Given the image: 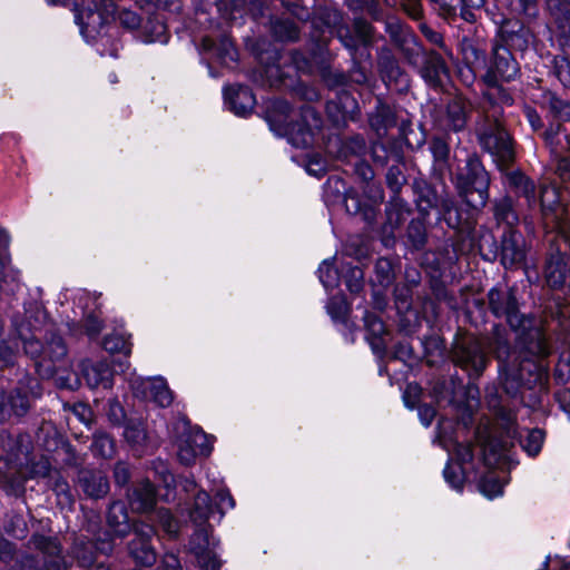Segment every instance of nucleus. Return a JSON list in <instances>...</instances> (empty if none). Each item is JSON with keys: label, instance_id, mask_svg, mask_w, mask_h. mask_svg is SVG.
Wrapping results in <instances>:
<instances>
[{"label": "nucleus", "instance_id": "obj_50", "mask_svg": "<svg viewBox=\"0 0 570 570\" xmlns=\"http://www.w3.org/2000/svg\"><path fill=\"white\" fill-rule=\"evenodd\" d=\"M142 384L148 391L145 396L151 399L159 406L167 407L173 403V393L164 380L157 379Z\"/></svg>", "mask_w": 570, "mask_h": 570}, {"label": "nucleus", "instance_id": "obj_23", "mask_svg": "<svg viewBox=\"0 0 570 570\" xmlns=\"http://www.w3.org/2000/svg\"><path fill=\"white\" fill-rule=\"evenodd\" d=\"M420 76L430 88L439 90L450 80V69L444 58L431 49L423 52Z\"/></svg>", "mask_w": 570, "mask_h": 570}, {"label": "nucleus", "instance_id": "obj_48", "mask_svg": "<svg viewBox=\"0 0 570 570\" xmlns=\"http://www.w3.org/2000/svg\"><path fill=\"white\" fill-rule=\"evenodd\" d=\"M385 32L390 38L391 43L396 48L404 41L414 36L412 30L394 16H384Z\"/></svg>", "mask_w": 570, "mask_h": 570}, {"label": "nucleus", "instance_id": "obj_35", "mask_svg": "<svg viewBox=\"0 0 570 570\" xmlns=\"http://www.w3.org/2000/svg\"><path fill=\"white\" fill-rule=\"evenodd\" d=\"M449 139V134L444 131V134H435L431 136L428 140V149L433 159L432 168L434 171H439L440 174L451 169V147Z\"/></svg>", "mask_w": 570, "mask_h": 570}, {"label": "nucleus", "instance_id": "obj_44", "mask_svg": "<svg viewBox=\"0 0 570 570\" xmlns=\"http://www.w3.org/2000/svg\"><path fill=\"white\" fill-rule=\"evenodd\" d=\"M428 242L426 218L419 216L411 219L405 234V244L413 250H421Z\"/></svg>", "mask_w": 570, "mask_h": 570}, {"label": "nucleus", "instance_id": "obj_21", "mask_svg": "<svg viewBox=\"0 0 570 570\" xmlns=\"http://www.w3.org/2000/svg\"><path fill=\"white\" fill-rule=\"evenodd\" d=\"M472 106L462 96L451 98L440 117V126L445 132H461L465 130L471 117Z\"/></svg>", "mask_w": 570, "mask_h": 570}, {"label": "nucleus", "instance_id": "obj_19", "mask_svg": "<svg viewBox=\"0 0 570 570\" xmlns=\"http://www.w3.org/2000/svg\"><path fill=\"white\" fill-rule=\"evenodd\" d=\"M210 524L195 525L189 546L200 570H220L222 560L209 549Z\"/></svg>", "mask_w": 570, "mask_h": 570}, {"label": "nucleus", "instance_id": "obj_53", "mask_svg": "<svg viewBox=\"0 0 570 570\" xmlns=\"http://www.w3.org/2000/svg\"><path fill=\"white\" fill-rule=\"evenodd\" d=\"M130 335L121 332H112L102 340V347L110 354H122L128 356L131 353Z\"/></svg>", "mask_w": 570, "mask_h": 570}, {"label": "nucleus", "instance_id": "obj_12", "mask_svg": "<svg viewBox=\"0 0 570 570\" xmlns=\"http://www.w3.org/2000/svg\"><path fill=\"white\" fill-rule=\"evenodd\" d=\"M541 138L549 149L556 174L562 180H570V130L561 122H551Z\"/></svg>", "mask_w": 570, "mask_h": 570}, {"label": "nucleus", "instance_id": "obj_49", "mask_svg": "<svg viewBox=\"0 0 570 570\" xmlns=\"http://www.w3.org/2000/svg\"><path fill=\"white\" fill-rule=\"evenodd\" d=\"M140 27L146 42L167 41V28L159 14L149 16Z\"/></svg>", "mask_w": 570, "mask_h": 570}, {"label": "nucleus", "instance_id": "obj_31", "mask_svg": "<svg viewBox=\"0 0 570 570\" xmlns=\"http://www.w3.org/2000/svg\"><path fill=\"white\" fill-rule=\"evenodd\" d=\"M200 50L204 53L210 55L222 65H229L237 60V50L226 35L220 36L218 39H214L206 36L200 41Z\"/></svg>", "mask_w": 570, "mask_h": 570}, {"label": "nucleus", "instance_id": "obj_13", "mask_svg": "<svg viewBox=\"0 0 570 570\" xmlns=\"http://www.w3.org/2000/svg\"><path fill=\"white\" fill-rule=\"evenodd\" d=\"M539 204L547 240L556 234L567 235V207L562 204L557 188L541 186Z\"/></svg>", "mask_w": 570, "mask_h": 570}, {"label": "nucleus", "instance_id": "obj_39", "mask_svg": "<svg viewBox=\"0 0 570 570\" xmlns=\"http://www.w3.org/2000/svg\"><path fill=\"white\" fill-rule=\"evenodd\" d=\"M371 154L373 161L382 167L404 160L403 148L395 140L373 142Z\"/></svg>", "mask_w": 570, "mask_h": 570}, {"label": "nucleus", "instance_id": "obj_46", "mask_svg": "<svg viewBox=\"0 0 570 570\" xmlns=\"http://www.w3.org/2000/svg\"><path fill=\"white\" fill-rule=\"evenodd\" d=\"M366 149L365 138L360 134H355L340 140L337 157L340 159H347L350 157L361 159L366 154Z\"/></svg>", "mask_w": 570, "mask_h": 570}, {"label": "nucleus", "instance_id": "obj_14", "mask_svg": "<svg viewBox=\"0 0 570 570\" xmlns=\"http://www.w3.org/2000/svg\"><path fill=\"white\" fill-rule=\"evenodd\" d=\"M520 65L511 50L503 45L495 43L487 70L481 75L485 85H494L495 80L511 82L520 76Z\"/></svg>", "mask_w": 570, "mask_h": 570}, {"label": "nucleus", "instance_id": "obj_38", "mask_svg": "<svg viewBox=\"0 0 570 570\" xmlns=\"http://www.w3.org/2000/svg\"><path fill=\"white\" fill-rule=\"evenodd\" d=\"M127 497L131 508L139 512L149 511L156 504V490L148 480H142L128 489Z\"/></svg>", "mask_w": 570, "mask_h": 570}, {"label": "nucleus", "instance_id": "obj_26", "mask_svg": "<svg viewBox=\"0 0 570 570\" xmlns=\"http://www.w3.org/2000/svg\"><path fill=\"white\" fill-rule=\"evenodd\" d=\"M499 171L504 176L505 185L511 193L517 197H523L529 208L537 205L535 184L530 177L512 167Z\"/></svg>", "mask_w": 570, "mask_h": 570}, {"label": "nucleus", "instance_id": "obj_29", "mask_svg": "<svg viewBox=\"0 0 570 570\" xmlns=\"http://www.w3.org/2000/svg\"><path fill=\"white\" fill-rule=\"evenodd\" d=\"M82 376L90 389H111L114 384V370L107 361H83L81 363Z\"/></svg>", "mask_w": 570, "mask_h": 570}, {"label": "nucleus", "instance_id": "obj_27", "mask_svg": "<svg viewBox=\"0 0 570 570\" xmlns=\"http://www.w3.org/2000/svg\"><path fill=\"white\" fill-rule=\"evenodd\" d=\"M412 213L410 204L401 196H391L385 206L386 222L383 227L385 236V244L394 242V230L397 229Z\"/></svg>", "mask_w": 570, "mask_h": 570}, {"label": "nucleus", "instance_id": "obj_1", "mask_svg": "<svg viewBox=\"0 0 570 570\" xmlns=\"http://www.w3.org/2000/svg\"><path fill=\"white\" fill-rule=\"evenodd\" d=\"M489 352L499 363V372L503 391L512 399L520 397L525 404L524 392L530 391L529 405L539 402L548 392L549 373L547 366L527 355L513 356L510 332L502 325H493L484 338Z\"/></svg>", "mask_w": 570, "mask_h": 570}, {"label": "nucleus", "instance_id": "obj_45", "mask_svg": "<svg viewBox=\"0 0 570 570\" xmlns=\"http://www.w3.org/2000/svg\"><path fill=\"white\" fill-rule=\"evenodd\" d=\"M344 206L350 215L361 216L366 223L375 220L376 210L373 205L363 203L357 193L348 190L344 197Z\"/></svg>", "mask_w": 570, "mask_h": 570}, {"label": "nucleus", "instance_id": "obj_4", "mask_svg": "<svg viewBox=\"0 0 570 570\" xmlns=\"http://www.w3.org/2000/svg\"><path fill=\"white\" fill-rule=\"evenodd\" d=\"M451 180L466 206L475 210L485 207L490 198L491 175L476 153L468 154L464 164L454 169Z\"/></svg>", "mask_w": 570, "mask_h": 570}, {"label": "nucleus", "instance_id": "obj_54", "mask_svg": "<svg viewBox=\"0 0 570 570\" xmlns=\"http://www.w3.org/2000/svg\"><path fill=\"white\" fill-rule=\"evenodd\" d=\"M405 165L403 161L389 166L385 174V184L392 196H401L403 187L406 185Z\"/></svg>", "mask_w": 570, "mask_h": 570}, {"label": "nucleus", "instance_id": "obj_40", "mask_svg": "<svg viewBox=\"0 0 570 570\" xmlns=\"http://www.w3.org/2000/svg\"><path fill=\"white\" fill-rule=\"evenodd\" d=\"M368 125L377 136L385 135L390 128L396 125V115L393 107L377 99L374 110L368 114Z\"/></svg>", "mask_w": 570, "mask_h": 570}, {"label": "nucleus", "instance_id": "obj_36", "mask_svg": "<svg viewBox=\"0 0 570 570\" xmlns=\"http://www.w3.org/2000/svg\"><path fill=\"white\" fill-rule=\"evenodd\" d=\"M539 104L552 118L549 125L561 122L567 128L564 122H570V99H562L556 92L546 90L541 94Z\"/></svg>", "mask_w": 570, "mask_h": 570}, {"label": "nucleus", "instance_id": "obj_15", "mask_svg": "<svg viewBox=\"0 0 570 570\" xmlns=\"http://www.w3.org/2000/svg\"><path fill=\"white\" fill-rule=\"evenodd\" d=\"M377 70L384 85L399 94H405L410 90V75L401 67L396 56L389 46L377 49Z\"/></svg>", "mask_w": 570, "mask_h": 570}, {"label": "nucleus", "instance_id": "obj_37", "mask_svg": "<svg viewBox=\"0 0 570 570\" xmlns=\"http://www.w3.org/2000/svg\"><path fill=\"white\" fill-rule=\"evenodd\" d=\"M0 448L8 454L7 461H19L21 456L27 459L32 449L31 436L28 433H19L16 436L9 433L1 434Z\"/></svg>", "mask_w": 570, "mask_h": 570}, {"label": "nucleus", "instance_id": "obj_18", "mask_svg": "<svg viewBox=\"0 0 570 570\" xmlns=\"http://www.w3.org/2000/svg\"><path fill=\"white\" fill-rule=\"evenodd\" d=\"M527 247L522 233L514 227L504 228L500 237L499 261L504 268H514L525 262Z\"/></svg>", "mask_w": 570, "mask_h": 570}, {"label": "nucleus", "instance_id": "obj_56", "mask_svg": "<svg viewBox=\"0 0 570 570\" xmlns=\"http://www.w3.org/2000/svg\"><path fill=\"white\" fill-rule=\"evenodd\" d=\"M91 451L97 456L110 459L116 452V442L107 432L97 431L94 434Z\"/></svg>", "mask_w": 570, "mask_h": 570}, {"label": "nucleus", "instance_id": "obj_64", "mask_svg": "<svg viewBox=\"0 0 570 570\" xmlns=\"http://www.w3.org/2000/svg\"><path fill=\"white\" fill-rule=\"evenodd\" d=\"M551 63L552 75L564 88H570V60L566 56H556Z\"/></svg>", "mask_w": 570, "mask_h": 570}, {"label": "nucleus", "instance_id": "obj_28", "mask_svg": "<svg viewBox=\"0 0 570 570\" xmlns=\"http://www.w3.org/2000/svg\"><path fill=\"white\" fill-rule=\"evenodd\" d=\"M212 448L207 444L204 432L189 433L183 436L178 443L177 455L184 465H190L199 455H209Z\"/></svg>", "mask_w": 570, "mask_h": 570}, {"label": "nucleus", "instance_id": "obj_3", "mask_svg": "<svg viewBox=\"0 0 570 570\" xmlns=\"http://www.w3.org/2000/svg\"><path fill=\"white\" fill-rule=\"evenodd\" d=\"M265 119L277 136L286 137L292 146L302 149L313 146L314 136L323 125L321 114L308 104L299 107V120H294L291 105L281 98L266 102Z\"/></svg>", "mask_w": 570, "mask_h": 570}, {"label": "nucleus", "instance_id": "obj_9", "mask_svg": "<svg viewBox=\"0 0 570 570\" xmlns=\"http://www.w3.org/2000/svg\"><path fill=\"white\" fill-rule=\"evenodd\" d=\"M450 358L455 366L468 374L470 380L480 379L490 364L483 343L475 335L469 333L455 335Z\"/></svg>", "mask_w": 570, "mask_h": 570}, {"label": "nucleus", "instance_id": "obj_24", "mask_svg": "<svg viewBox=\"0 0 570 570\" xmlns=\"http://www.w3.org/2000/svg\"><path fill=\"white\" fill-rule=\"evenodd\" d=\"M494 22L499 26V36L503 46L520 51L528 48L531 32L520 20L501 18Z\"/></svg>", "mask_w": 570, "mask_h": 570}, {"label": "nucleus", "instance_id": "obj_58", "mask_svg": "<svg viewBox=\"0 0 570 570\" xmlns=\"http://www.w3.org/2000/svg\"><path fill=\"white\" fill-rule=\"evenodd\" d=\"M478 249L481 257L488 262H495L500 256V244L495 239L494 235L485 230L479 236Z\"/></svg>", "mask_w": 570, "mask_h": 570}, {"label": "nucleus", "instance_id": "obj_6", "mask_svg": "<svg viewBox=\"0 0 570 570\" xmlns=\"http://www.w3.org/2000/svg\"><path fill=\"white\" fill-rule=\"evenodd\" d=\"M473 304L481 311L487 306L495 318L504 320L512 331H525L532 325L531 318L520 309L518 288L507 283H498L487 293V301L479 298Z\"/></svg>", "mask_w": 570, "mask_h": 570}, {"label": "nucleus", "instance_id": "obj_34", "mask_svg": "<svg viewBox=\"0 0 570 570\" xmlns=\"http://www.w3.org/2000/svg\"><path fill=\"white\" fill-rule=\"evenodd\" d=\"M364 325L366 330V340L370 343L372 351L380 357L386 354V327L383 321L372 312H365Z\"/></svg>", "mask_w": 570, "mask_h": 570}, {"label": "nucleus", "instance_id": "obj_60", "mask_svg": "<svg viewBox=\"0 0 570 570\" xmlns=\"http://www.w3.org/2000/svg\"><path fill=\"white\" fill-rule=\"evenodd\" d=\"M28 552H19L13 542L0 534V562L8 567L21 569V558Z\"/></svg>", "mask_w": 570, "mask_h": 570}, {"label": "nucleus", "instance_id": "obj_51", "mask_svg": "<svg viewBox=\"0 0 570 570\" xmlns=\"http://www.w3.org/2000/svg\"><path fill=\"white\" fill-rule=\"evenodd\" d=\"M346 6L354 14L366 13L374 21L384 20V10L379 0H346Z\"/></svg>", "mask_w": 570, "mask_h": 570}, {"label": "nucleus", "instance_id": "obj_43", "mask_svg": "<svg viewBox=\"0 0 570 570\" xmlns=\"http://www.w3.org/2000/svg\"><path fill=\"white\" fill-rule=\"evenodd\" d=\"M271 33L276 41L296 42L299 39L301 29L289 18L275 17L271 19Z\"/></svg>", "mask_w": 570, "mask_h": 570}, {"label": "nucleus", "instance_id": "obj_55", "mask_svg": "<svg viewBox=\"0 0 570 570\" xmlns=\"http://www.w3.org/2000/svg\"><path fill=\"white\" fill-rule=\"evenodd\" d=\"M396 262L390 257L377 258L374 266V273L379 285L382 287H389L392 285L396 278Z\"/></svg>", "mask_w": 570, "mask_h": 570}, {"label": "nucleus", "instance_id": "obj_20", "mask_svg": "<svg viewBox=\"0 0 570 570\" xmlns=\"http://www.w3.org/2000/svg\"><path fill=\"white\" fill-rule=\"evenodd\" d=\"M132 534L134 538L128 543L129 556L137 564L151 567L157 560L155 549L150 542L155 534L154 527L147 523L137 524Z\"/></svg>", "mask_w": 570, "mask_h": 570}, {"label": "nucleus", "instance_id": "obj_57", "mask_svg": "<svg viewBox=\"0 0 570 570\" xmlns=\"http://www.w3.org/2000/svg\"><path fill=\"white\" fill-rule=\"evenodd\" d=\"M353 37L364 47H372L375 42V28L364 17H355L353 20Z\"/></svg>", "mask_w": 570, "mask_h": 570}, {"label": "nucleus", "instance_id": "obj_61", "mask_svg": "<svg viewBox=\"0 0 570 570\" xmlns=\"http://www.w3.org/2000/svg\"><path fill=\"white\" fill-rule=\"evenodd\" d=\"M525 351L529 355L543 360L550 355V346L539 330L530 334V340L525 344Z\"/></svg>", "mask_w": 570, "mask_h": 570}, {"label": "nucleus", "instance_id": "obj_8", "mask_svg": "<svg viewBox=\"0 0 570 570\" xmlns=\"http://www.w3.org/2000/svg\"><path fill=\"white\" fill-rule=\"evenodd\" d=\"M98 520H89L85 530L92 535L90 539L83 533L72 532L68 547V556L83 569L91 568L98 554L110 556L115 550L107 532H98Z\"/></svg>", "mask_w": 570, "mask_h": 570}, {"label": "nucleus", "instance_id": "obj_7", "mask_svg": "<svg viewBox=\"0 0 570 570\" xmlns=\"http://www.w3.org/2000/svg\"><path fill=\"white\" fill-rule=\"evenodd\" d=\"M474 131L481 149L492 156L498 170L513 167L514 141L501 120L476 119Z\"/></svg>", "mask_w": 570, "mask_h": 570}, {"label": "nucleus", "instance_id": "obj_33", "mask_svg": "<svg viewBox=\"0 0 570 570\" xmlns=\"http://www.w3.org/2000/svg\"><path fill=\"white\" fill-rule=\"evenodd\" d=\"M460 46L464 63L475 76H481L487 70L489 61L480 39L464 36Z\"/></svg>", "mask_w": 570, "mask_h": 570}, {"label": "nucleus", "instance_id": "obj_5", "mask_svg": "<svg viewBox=\"0 0 570 570\" xmlns=\"http://www.w3.org/2000/svg\"><path fill=\"white\" fill-rule=\"evenodd\" d=\"M17 384L0 392V423L19 424L42 397L39 380L26 371L17 370Z\"/></svg>", "mask_w": 570, "mask_h": 570}, {"label": "nucleus", "instance_id": "obj_16", "mask_svg": "<svg viewBox=\"0 0 570 570\" xmlns=\"http://www.w3.org/2000/svg\"><path fill=\"white\" fill-rule=\"evenodd\" d=\"M314 28L325 27L331 36H335L341 43L352 53L357 51V43L351 28L344 21L343 12L333 7H320L312 20Z\"/></svg>", "mask_w": 570, "mask_h": 570}, {"label": "nucleus", "instance_id": "obj_10", "mask_svg": "<svg viewBox=\"0 0 570 570\" xmlns=\"http://www.w3.org/2000/svg\"><path fill=\"white\" fill-rule=\"evenodd\" d=\"M29 542L39 552L26 554L21 560V570H69L71 562L62 552L58 537L33 533Z\"/></svg>", "mask_w": 570, "mask_h": 570}, {"label": "nucleus", "instance_id": "obj_47", "mask_svg": "<svg viewBox=\"0 0 570 570\" xmlns=\"http://www.w3.org/2000/svg\"><path fill=\"white\" fill-rule=\"evenodd\" d=\"M68 354L67 345L55 330H49L46 334L43 360L52 363L62 361Z\"/></svg>", "mask_w": 570, "mask_h": 570}, {"label": "nucleus", "instance_id": "obj_11", "mask_svg": "<svg viewBox=\"0 0 570 570\" xmlns=\"http://www.w3.org/2000/svg\"><path fill=\"white\" fill-rule=\"evenodd\" d=\"M549 249L543 267V276L549 287L559 289L570 284V237L556 234L547 240Z\"/></svg>", "mask_w": 570, "mask_h": 570}, {"label": "nucleus", "instance_id": "obj_2", "mask_svg": "<svg viewBox=\"0 0 570 570\" xmlns=\"http://www.w3.org/2000/svg\"><path fill=\"white\" fill-rule=\"evenodd\" d=\"M413 203L419 215L428 218L433 209L439 214V220L454 230L451 239L453 257L456 261L459 255L470 252L473 247V232L475 222L458 204L453 195L446 191L445 187L439 189L425 178H414L410 185Z\"/></svg>", "mask_w": 570, "mask_h": 570}, {"label": "nucleus", "instance_id": "obj_41", "mask_svg": "<svg viewBox=\"0 0 570 570\" xmlns=\"http://www.w3.org/2000/svg\"><path fill=\"white\" fill-rule=\"evenodd\" d=\"M492 214L497 225H504V228H517L520 220L514 200L510 195H504L492 202Z\"/></svg>", "mask_w": 570, "mask_h": 570}, {"label": "nucleus", "instance_id": "obj_30", "mask_svg": "<svg viewBox=\"0 0 570 570\" xmlns=\"http://www.w3.org/2000/svg\"><path fill=\"white\" fill-rule=\"evenodd\" d=\"M11 326L17 333L19 340L22 342L24 353L35 361L39 358L43 360L45 343L40 342L33 335L35 325L30 321H28V323L20 321L19 315H13L11 318Z\"/></svg>", "mask_w": 570, "mask_h": 570}, {"label": "nucleus", "instance_id": "obj_25", "mask_svg": "<svg viewBox=\"0 0 570 570\" xmlns=\"http://www.w3.org/2000/svg\"><path fill=\"white\" fill-rule=\"evenodd\" d=\"M77 487L83 494L94 500L105 498L109 490V480L107 475L96 469H81L77 475Z\"/></svg>", "mask_w": 570, "mask_h": 570}, {"label": "nucleus", "instance_id": "obj_17", "mask_svg": "<svg viewBox=\"0 0 570 570\" xmlns=\"http://www.w3.org/2000/svg\"><path fill=\"white\" fill-rule=\"evenodd\" d=\"M106 523L107 529H102L98 522L96 530L98 532H107L111 543H115L116 539L126 538L129 533L134 532V528L137 524L142 522L131 520L125 502L118 500L109 504L106 513Z\"/></svg>", "mask_w": 570, "mask_h": 570}, {"label": "nucleus", "instance_id": "obj_59", "mask_svg": "<svg viewBox=\"0 0 570 570\" xmlns=\"http://www.w3.org/2000/svg\"><path fill=\"white\" fill-rule=\"evenodd\" d=\"M544 440V432L541 429L525 430V434H520L519 443L521 448L530 455L535 456L541 451Z\"/></svg>", "mask_w": 570, "mask_h": 570}, {"label": "nucleus", "instance_id": "obj_62", "mask_svg": "<svg viewBox=\"0 0 570 570\" xmlns=\"http://www.w3.org/2000/svg\"><path fill=\"white\" fill-rule=\"evenodd\" d=\"M266 81L272 88L291 87L293 85L292 77L286 73L278 63L268 65L264 68Z\"/></svg>", "mask_w": 570, "mask_h": 570}, {"label": "nucleus", "instance_id": "obj_32", "mask_svg": "<svg viewBox=\"0 0 570 570\" xmlns=\"http://www.w3.org/2000/svg\"><path fill=\"white\" fill-rule=\"evenodd\" d=\"M225 101L229 109L238 116L252 112L256 105L255 96L248 86L233 85L224 89Z\"/></svg>", "mask_w": 570, "mask_h": 570}, {"label": "nucleus", "instance_id": "obj_22", "mask_svg": "<svg viewBox=\"0 0 570 570\" xmlns=\"http://www.w3.org/2000/svg\"><path fill=\"white\" fill-rule=\"evenodd\" d=\"M495 80L494 85H487L488 89L482 92L481 111L478 119L501 120L502 106H511L513 97L511 92Z\"/></svg>", "mask_w": 570, "mask_h": 570}, {"label": "nucleus", "instance_id": "obj_52", "mask_svg": "<svg viewBox=\"0 0 570 570\" xmlns=\"http://www.w3.org/2000/svg\"><path fill=\"white\" fill-rule=\"evenodd\" d=\"M78 6L80 10L76 18L79 20L80 24H85V17L88 20L91 19L94 22L97 20V22L100 23L104 12L109 11L107 0H81Z\"/></svg>", "mask_w": 570, "mask_h": 570}, {"label": "nucleus", "instance_id": "obj_42", "mask_svg": "<svg viewBox=\"0 0 570 570\" xmlns=\"http://www.w3.org/2000/svg\"><path fill=\"white\" fill-rule=\"evenodd\" d=\"M214 512L215 510L210 495L206 491L199 490L189 509V519L191 523L194 525L209 524L208 520Z\"/></svg>", "mask_w": 570, "mask_h": 570}, {"label": "nucleus", "instance_id": "obj_63", "mask_svg": "<svg viewBox=\"0 0 570 570\" xmlns=\"http://www.w3.org/2000/svg\"><path fill=\"white\" fill-rule=\"evenodd\" d=\"M403 58L407 61L409 65H416L419 61V57H423V52L428 51L422 47L419 42L417 37L414 35L402 45L396 47Z\"/></svg>", "mask_w": 570, "mask_h": 570}]
</instances>
